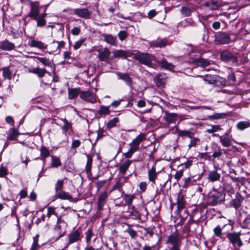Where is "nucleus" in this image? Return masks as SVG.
Wrapping results in <instances>:
<instances>
[{
	"label": "nucleus",
	"instance_id": "f257e3e1",
	"mask_svg": "<svg viewBox=\"0 0 250 250\" xmlns=\"http://www.w3.org/2000/svg\"><path fill=\"white\" fill-rule=\"evenodd\" d=\"M225 193L217 190L210 192L207 198V203L211 206H215L223 203L225 199Z\"/></svg>",
	"mask_w": 250,
	"mask_h": 250
},
{
	"label": "nucleus",
	"instance_id": "f03ea898",
	"mask_svg": "<svg viewBox=\"0 0 250 250\" xmlns=\"http://www.w3.org/2000/svg\"><path fill=\"white\" fill-rule=\"evenodd\" d=\"M133 58L140 63L148 66H151L153 64L152 62L155 60V57L153 55L148 53L139 52L134 54Z\"/></svg>",
	"mask_w": 250,
	"mask_h": 250
},
{
	"label": "nucleus",
	"instance_id": "7ed1b4c3",
	"mask_svg": "<svg viewBox=\"0 0 250 250\" xmlns=\"http://www.w3.org/2000/svg\"><path fill=\"white\" fill-rule=\"evenodd\" d=\"M226 237L229 242L232 245L236 250H239L243 245V243L240 238V232L228 233Z\"/></svg>",
	"mask_w": 250,
	"mask_h": 250
},
{
	"label": "nucleus",
	"instance_id": "20e7f679",
	"mask_svg": "<svg viewBox=\"0 0 250 250\" xmlns=\"http://www.w3.org/2000/svg\"><path fill=\"white\" fill-rule=\"evenodd\" d=\"M67 223L62 219L61 216L58 217L57 223L54 228L55 231L57 233L59 239L65 234Z\"/></svg>",
	"mask_w": 250,
	"mask_h": 250
},
{
	"label": "nucleus",
	"instance_id": "39448f33",
	"mask_svg": "<svg viewBox=\"0 0 250 250\" xmlns=\"http://www.w3.org/2000/svg\"><path fill=\"white\" fill-rule=\"evenodd\" d=\"M221 60L225 62H231L232 63H237V57L230 51L226 50L220 53Z\"/></svg>",
	"mask_w": 250,
	"mask_h": 250
},
{
	"label": "nucleus",
	"instance_id": "423d86ee",
	"mask_svg": "<svg viewBox=\"0 0 250 250\" xmlns=\"http://www.w3.org/2000/svg\"><path fill=\"white\" fill-rule=\"evenodd\" d=\"M80 97L83 101L91 104L95 103L97 101L95 95L90 90L81 91Z\"/></svg>",
	"mask_w": 250,
	"mask_h": 250
},
{
	"label": "nucleus",
	"instance_id": "0eeeda50",
	"mask_svg": "<svg viewBox=\"0 0 250 250\" xmlns=\"http://www.w3.org/2000/svg\"><path fill=\"white\" fill-rule=\"evenodd\" d=\"M99 60L106 63H109L111 52L107 47L98 50Z\"/></svg>",
	"mask_w": 250,
	"mask_h": 250
},
{
	"label": "nucleus",
	"instance_id": "6e6552de",
	"mask_svg": "<svg viewBox=\"0 0 250 250\" xmlns=\"http://www.w3.org/2000/svg\"><path fill=\"white\" fill-rule=\"evenodd\" d=\"M73 13L78 17L84 19H90L91 15V12L86 8L74 9Z\"/></svg>",
	"mask_w": 250,
	"mask_h": 250
},
{
	"label": "nucleus",
	"instance_id": "1a4fd4ad",
	"mask_svg": "<svg viewBox=\"0 0 250 250\" xmlns=\"http://www.w3.org/2000/svg\"><path fill=\"white\" fill-rule=\"evenodd\" d=\"M215 41L221 44H224L229 43L231 39L228 34L220 32L215 35Z\"/></svg>",
	"mask_w": 250,
	"mask_h": 250
},
{
	"label": "nucleus",
	"instance_id": "9d476101",
	"mask_svg": "<svg viewBox=\"0 0 250 250\" xmlns=\"http://www.w3.org/2000/svg\"><path fill=\"white\" fill-rule=\"evenodd\" d=\"M30 10L28 13V17L32 19H36L40 15V7L39 3L38 2H33L30 3Z\"/></svg>",
	"mask_w": 250,
	"mask_h": 250
},
{
	"label": "nucleus",
	"instance_id": "9b49d317",
	"mask_svg": "<svg viewBox=\"0 0 250 250\" xmlns=\"http://www.w3.org/2000/svg\"><path fill=\"white\" fill-rule=\"evenodd\" d=\"M68 241L67 246L80 240L82 237V233L79 229L71 232L68 235Z\"/></svg>",
	"mask_w": 250,
	"mask_h": 250
},
{
	"label": "nucleus",
	"instance_id": "f8f14e48",
	"mask_svg": "<svg viewBox=\"0 0 250 250\" xmlns=\"http://www.w3.org/2000/svg\"><path fill=\"white\" fill-rule=\"evenodd\" d=\"M244 200V197L239 192H237L235 194L234 199H232L230 201L229 204L235 209H238L241 207L242 203Z\"/></svg>",
	"mask_w": 250,
	"mask_h": 250
},
{
	"label": "nucleus",
	"instance_id": "ddd939ff",
	"mask_svg": "<svg viewBox=\"0 0 250 250\" xmlns=\"http://www.w3.org/2000/svg\"><path fill=\"white\" fill-rule=\"evenodd\" d=\"M167 243L171 245H181V239L177 230L168 236Z\"/></svg>",
	"mask_w": 250,
	"mask_h": 250
},
{
	"label": "nucleus",
	"instance_id": "4468645a",
	"mask_svg": "<svg viewBox=\"0 0 250 250\" xmlns=\"http://www.w3.org/2000/svg\"><path fill=\"white\" fill-rule=\"evenodd\" d=\"M146 136L145 134L140 133L132 140L131 143L129 144V146L134 149L138 151L139 150V145L141 143L146 139Z\"/></svg>",
	"mask_w": 250,
	"mask_h": 250
},
{
	"label": "nucleus",
	"instance_id": "2eb2a0df",
	"mask_svg": "<svg viewBox=\"0 0 250 250\" xmlns=\"http://www.w3.org/2000/svg\"><path fill=\"white\" fill-rule=\"evenodd\" d=\"M214 136H218V135L215 134ZM218 136L220 142L223 146L229 147L232 145V137L229 135L228 133H226L222 136L218 135Z\"/></svg>",
	"mask_w": 250,
	"mask_h": 250
},
{
	"label": "nucleus",
	"instance_id": "dca6fc26",
	"mask_svg": "<svg viewBox=\"0 0 250 250\" xmlns=\"http://www.w3.org/2000/svg\"><path fill=\"white\" fill-rule=\"evenodd\" d=\"M168 44L167 40L166 38L162 39L157 38L156 40H154L149 42V45L153 47H164Z\"/></svg>",
	"mask_w": 250,
	"mask_h": 250
},
{
	"label": "nucleus",
	"instance_id": "f3484780",
	"mask_svg": "<svg viewBox=\"0 0 250 250\" xmlns=\"http://www.w3.org/2000/svg\"><path fill=\"white\" fill-rule=\"evenodd\" d=\"M108 192L104 191L102 192L99 196L97 202V209L98 210L103 209L104 205L106 203V200L108 197Z\"/></svg>",
	"mask_w": 250,
	"mask_h": 250
},
{
	"label": "nucleus",
	"instance_id": "a211bd4d",
	"mask_svg": "<svg viewBox=\"0 0 250 250\" xmlns=\"http://www.w3.org/2000/svg\"><path fill=\"white\" fill-rule=\"evenodd\" d=\"M113 54V58H124L126 59L130 56V52L128 50H124L122 49L115 50L112 51Z\"/></svg>",
	"mask_w": 250,
	"mask_h": 250
},
{
	"label": "nucleus",
	"instance_id": "6ab92c4d",
	"mask_svg": "<svg viewBox=\"0 0 250 250\" xmlns=\"http://www.w3.org/2000/svg\"><path fill=\"white\" fill-rule=\"evenodd\" d=\"M156 163L153 162V165L151 168H148V178L150 181L152 182L153 184L155 183V180L157 177L158 172L156 171Z\"/></svg>",
	"mask_w": 250,
	"mask_h": 250
},
{
	"label": "nucleus",
	"instance_id": "aec40b11",
	"mask_svg": "<svg viewBox=\"0 0 250 250\" xmlns=\"http://www.w3.org/2000/svg\"><path fill=\"white\" fill-rule=\"evenodd\" d=\"M163 117L164 120L168 124H175L177 120V114L174 113H169L167 111L164 112Z\"/></svg>",
	"mask_w": 250,
	"mask_h": 250
},
{
	"label": "nucleus",
	"instance_id": "412c9836",
	"mask_svg": "<svg viewBox=\"0 0 250 250\" xmlns=\"http://www.w3.org/2000/svg\"><path fill=\"white\" fill-rule=\"evenodd\" d=\"M54 197L57 199H60L61 200L71 201L73 199L71 195H70L68 192L62 190L56 192Z\"/></svg>",
	"mask_w": 250,
	"mask_h": 250
},
{
	"label": "nucleus",
	"instance_id": "4be33fe9",
	"mask_svg": "<svg viewBox=\"0 0 250 250\" xmlns=\"http://www.w3.org/2000/svg\"><path fill=\"white\" fill-rule=\"evenodd\" d=\"M28 72L36 74L39 78L43 77L47 73V71L44 68H42L39 67L29 69ZM48 73L50 74V73L48 72ZM49 75L50 76V75Z\"/></svg>",
	"mask_w": 250,
	"mask_h": 250
},
{
	"label": "nucleus",
	"instance_id": "5701e85b",
	"mask_svg": "<svg viewBox=\"0 0 250 250\" xmlns=\"http://www.w3.org/2000/svg\"><path fill=\"white\" fill-rule=\"evenodd\" d=\"M221 174L217 170L210 171L208 173V179L210 182H214L220 181Z\"/></svg>",
	"mask_w": 250,
	"mask_h": 250
},
{
	"label": "nucleus",
	"instance_id": "b1692460",
	"mask_svg": "<svg viewBox=\"0 0 250 250\" xmlns=\"http://www.w3.org/2000/svg\"><path fill=\"white\" fill-rule=\"evenodd\" d=\"M103 37H104V41L107 43L115 46L117 45V38L115 36L111 34H104Z\"/></svg>",
	"mask_w": 250,
	"mask_h": 250
},
{
	"label": "nucleus",
	"instance_id": "393cba45",
	"mask_svg": "<svg viewBox=\"0 0 250 250\" xmlns=\"http://www.w3.org/2000/svg\"><path fill=\"white\" fill-rule=\"evenodd\" d=\"M15 45L13 43L5 40L1 42L0 45V48L3 50L11 51L14 49Z\"/></svg>",
	"mask_w": 250,
	"mask_h": 250
},
{
	"label": "nucleus",
	"instance_id": "a878e982",
	"mask_svg": "<svg viewBox=\"0 0 250 250\" xmlns=\"http://www.w3.org/2000/svg\"><path fill=\"white\" fill-rule=\"evenodd\" d=\"M126 177H124L123 179H119L113 187L112 190H118L119 192L124 193L123 186L126 183Z\"/></svg>",
	"mask_w": 250,
	"mask_h": 250
},
{
	"label": "nucleus",
	"instance_id": "bb28decb",
	"mask_svg": "<svg viewBox=\"0 0 250 250\" xmlns=\"http://www.w3.org/2000/svg\"><path fill=\"white\" fill-rule=\"evenodd\" d=\"M29 45L30 46L32 47H36L39 49H45L47 48V45H45L44 43L41 41L32 40L29 42Z\"/></svg>",
	"mask_w": 250,
	"mask_h": 250
},
{
	"label": "nucleus",
	"instance_id": "cd10ccee",
	"mask_svg": "<svg viewBox=\"0 0 250 250\" xmlns=\"http://www.w3.org/2000/svg\"><path fill=\"white\" fill-rule=\"evenodd\" d=\"M116 75L119 77V78L124 81L126 84L129 85H131L132 83V81L131 80V78L126 73H123L120 72H117L116 73Z\"/></svg>",
	"mask_w": 250,
	"mask_h": 250
},
{
	"label": "nucleus",
	"instance_id": "c85d7f7f",
	"mask_svg": "<svg viewBox=\"0 0 250 250\" xmlns=\"http://www.w3.org/2000/svg\"><path fill=\"white\" fill-rule=\"evenodd\" d=\"M193 63L196 65L204 67L209 65L210 64V62L204 58H199L195 59L193 61Z\"/></svg>",
	"mask_w": 250,
	"mask_h": 250
},
{
	"label": "nucleus",
	"instance_id": "c756f323",
	"mask_svg": "<svg viewBox=\"0 0 250 250\" xmlns=\"http://www.w3.org/2000/svg\"><path fill=\"white\" fill-rule=\"evenodd\" d=\"M18 130L14 127L11 128L8 131L7 139L9 140H16L19 135Z\"/></svg>",
	"mask_w": 250,
	"mask_h": 250
},
{
	"label": "nucleus",
	"instance_id": "7c9ffc66",
	"mask_svg": "<svg viewBox=\"0 0 250 250\" xmlns=\"http://www.w3.org/2000/svg\"><path fill=\"white\" fill-rule=\"evenodd\" d=\"M131 163L132 160H126L122 164H121L119 168L120 173L122 174H125Z\"/></svg>",
	"mask_w": 250,
	"mask_h": 250
},
{
	"label": "nucleus",
	"instance_id": "2f4dec72",
	"mask_svg": "<svg viewBox=\"0 0 250 250\" xmlns=\"http://www.w3.org/2000/svg\"><path fill=\"white\" fill-rule=\"evenodd\" d=\"M40 156L41 159L44 161L45 159L50 156V150L44 146H42L40 148Z\"/></svg>",
	"mask_w": 250,
	"mask_h": 250
},
{
	"label": "nucleus",
	"instance_id": "473e14b6",
	"mask_svg": "<svg viewBox=\"0 0 250 250\" xmlns=\"http://www.w3.org/2000/svg\"><path fill=\"white\" fill-rule=\"evenodd\" d=\"M221 0H209L207 2V5L211 10L217 9L221 5Z\"/></svg>",
	"mask_w": 250,
	"mask_h": 250
},
{
	"label": "nucleus",
	"instance_id": "72a5a7b5",
	"mask_svg": "<svg viewBox=\"0 0 250 250\" xmlns=\"http://www.w3.org/2000/svg\"><path fill=\"white\" fill-rule=\"evenodd\" d=\"M46 16L45 13H42L37 17L36 19L33 20L37 21V25L39 27L44 26L46 24V20L45 17Z\"/></svg>",
	"mask_w": 250,
	"mask_h": 250
},
{
	"label": "nucleus",
	"instance_id": "f704fd0d",
	"mask_svg": "<svg viewBox=\"0 0 250 250\" xmlns=\"http://www.w3.org/2000/svg\"><path fill=\"white\" fill-rule=\"evenodd\" d=\"M177 214H179L181 211L183 209L185 206V200L183 197L178 196L177 201Z\"/></svg>",
	"mask_w": 250,
	"mask_h": 250
},
{
	"label": "nucleus",
	"instance_id": "c9c22d12",
	"mask_svg": "<svg viewBox=\"0 0 250 250\" xmlns=\"http://www.w3.org/2000/svg\"><path fill=\"white\" fill-rule=\"evenodd\" d=\"M81 92L80 88H71L68 89V97L70 99L76 98Z\"/></svg>",
	"mask_w": 250,
	"mask_h": 250
},
{
	"label": "nucleus",
	"instance_id": "e433bc0d",
	"mask_svg": "<svg viewBox=\"0 0 250 250\" xmlns=\"http://www.w3.org/2000/svg\"><path fill=\"white\" fill-rule=\"evenodd\" d=\"M194 10L192 7L182 6L180 9V11L183 15L185 17H189L191 16V13Z\"/></svg>",
	"mask_w": 250,
	"mask_h": 250
},
{
	"label": "nucleus",
	"instance_id": "4c0bfd02",
	"mask_svg": "<svg viewBox=\"0 0 250 250\" xmlns=\"http://www.w3.org/2000/svg\"><path fill=\"white\" fill-rule=\"evenodd\" d=\"M123 199L125 200V204L130 207L132 206V202L135 199V195L134 194H124Z\"/></svg>",
	"mask_w": 250,
	"mask_h": 250
},
{
	"label": "nucleus",
	"instance_id": "58836bf2",
	"mask_svg": "<svg viewBox=\"0 0 250 250\" xmlns=\"http://www.w3.org/2000/svg\"><path fill=\"white\" fill-rule=\"evenodd\" d=\"M87 162L85 166V171L87 174H91L93 159L92 156L86 155Z\"/></svg>",
	"mask_w": 250,
	"mask_h": 250
},
{
	"label": "nucleus",
	"instance_id": "ea45409f",
	"mask_svg": "<svg viewBox=\"0 0 250 250\" xmlns=\"http://www.w3.org/2000/svg\"><path fill=\"white\" fill-rule=\"evenodd\" d=\"M110 110L109 109V106H108L101 105L100 106V108L98 111V113L101 116L109 115L110 114Z\"/></svg>",
	"mask_w": 250,
	"mask_h": 250
},
{
	"label": "nucleus",
	"instance_id": "a19ab883",
	"mask_svg": "<svg viewBox=\"0 0 250 250\" xmlns=\"http://www.w3.org/2000/svg\"><path fill=\"white\" fill-rule=\"evenodd\" d=\"M161 66L166 69L171 70L174 68V65L169 63L165 59H163L159 62Z\"/></svg>",
	"mask_w": 250,
	"mask_h": 250
},
{
	"label": "nucleus",
	"instance_id": "79ce46f5",
	"mask_svg": "<svg viewBox=\"0 0 250 250\" xmlns=\"http://www.w3.org/2000/svg\"><path fill=\"white\" fill-rule=\"evenodd\" d=\"M226 83V81L224 78L215 75L214 83H213L214 85L218 86H223L225 85Z\"/></svg>",
	"mask_w": 250,
	"mask_h": 250
},
{
	"label": "nucleus",
	"instance_id": "37998d69",
	"mask_svg": "<svg viewBox=\"0 0 250 250\" xmlns=\"http://www.w3.org/2000/svg\"><path fill=\"white\" fill-rule=\"evenodd\" d=\"M250 126V122L248 121H241L238 123L236 127L238 129L243 130Z\"/></svg>",
	"mask_w": 250,
	"mask_h": 250
},
{
	"label": "nucleus",
	"instance_id": "c03bdc74",
	"mask_svg": "<svg viewBox=\"0 0 250 250\" xmlns=\"http://www.w3.org/2000/svg\"><path fill=\"white\" fill-rule=\"evenodd\" d=\"M36 59L41 62L43 65L45 66H51L52 63V61L50 59L44 58H42L39 57H36Z\"/></svg>",
	"mask_w": 250,
	"mask_h": 250
},
{
	"label": "nucleus",
	"instance_id": "a18cd8bd",
	"mask_svg": "<svg viewBox=\"0 0 250 250\" xmlns=\"http://www.w3.org/2000/svg\"><path fill=\"white\" fill-rule=\"evenodd\" d=\"M178 135L182 138L188 137L190 138H192V136H194V133L189 130H180L178 131Z\"/></svg>",
	"mask_w": 250,
	"mask_h": 250
},
{
	"label": "nucleus",
	"instance_id": "49530a36",
	"mask_svg": "<svg viewBox=\"0 0 250 250\" xmlns=\"http://www.w3.org/2000/svg\"><path fill=\"white\" fill-rule=\"evenodd\" d=\"M2 71V76L5 79L10 80L11 79L12 72L8 67H4L1 69Z\"/></svg>",
	"mask_w": 250,
	"mask_h": 250
},
{
	"label": "nucleus",
	"instance_id": "de8ad7c7",
	"mask_svg": "<svg viewBox=\"0 0 250 250\" xmlns=\"http://www.w3.org/2000/svg\"><path fill=\"white\" fill-rule=\"evenodd\" d=\"M61 165L62 163L59 158L53 156H51V167H57Z\"/></svg>",
	"mask_w": 250,
	"mask_h": 250
},
{
	"label": "nucleus",
	"instance_id": "09e8293b",
	"mask_svg": "<svg viewBox=\"0 0 250 250\" xmlns=\"http://www.w3.org/2000/svg\"><path fill=\"white\" fill-rule=\"evenodd\" d=\"M154 82L158 86H161L165 83L166 81L162 75H158L154 79Z\"/></svg>",
	"mask_w": 250,
	"mask_h": 250
},
{
	"label": "nucleus",
	"instance_id": "8fccbe9b",
	"mask_svg": "<svg viewBox=\"0 0 250 250\" xmlns=\"http://www.w3.org/2000/svg\"><path fill=\"white\" fill-rule=\"evenodd\" d=\"M129 209L131 210L129 211V215L133 216V218L134 219H137L140 218V215L139 212L135 208L134 206L129 207Z\"/></svg>",
	"mask_w": 250,
	"mask_h": 250
},
{
	"label": "nucleus",
	"instance_id": "3c124183",
	"mask_svg": "<svg viewBox=\"0 0 250 250\" xmlns=\"http://www.w3.org/2000/svg\"><path fill=\"white\" fill-rule=\"evenodd\" d=\"M224 190L225 192L227 193L230 196H231V195L234 193V189L229 184H224Z\"/></svg>",
	"mask_w": 250,
	"mask_h": 250
},
{
	"label": "nucleus",
	"instance_id": "603ef678",
	"mask_svg": "<svg viewBox=\"0 0 250 250\" xmlns=\"http://www.w3.org/2000/svg\"><path fill=\"white\" fill-rule=\"evenodd\" d=\"M62 120L64 123V125L62 127V130L64 133H66L69 129L72 128V124L71 123L68 122L65 118L62 119Z\"/></svg>",
	"mask_w": 250,
	"mask_h": 250
},
{
	"label": "nucleus",
	"instance_id": "864d4df0",
	"mask_svg": "<svg viewBox=\"0 0 250 250\" xmlns=\"http://www.w3.org/2000/svg\"><path fill=\"white\" fill-rule=\"evenodd\" d=\"M119 122V119L117 117L114 118L112 120L108 122L106 127L108 128H111L117 126V124Z\"/></svg>",
	"mask_w": 250,
	"mask_h": 250
},
{
	"label": "nucleus",
	"instance_id": "5fc2aeb1",
	"mask_svg": "<svg viewBox=\"0 0 250 250\" xmlns=\"http://www.w3.org/2000/svg\"><path fill=\"white\" fill-rule=\"evenodd\" d=\"M64 181L63 180H59L55 185V190L56 193L61 191L63 188Z\"/></svg>",
	"mask_w": 250,
	"mask_h": 250
},
{
	"label": "nucleus",
	"instance_id": "6e6d98bb",
	"mask_svg": "<svg viewBox=\"0 0 250 250\" xmlns=\"http://www.w3.org/2000/svg\"><path fill=\"white\" fill-rule=\"evenodd\" d=\"M190 141L189 144L188 145V148H190L192 147H195L197 144L200 142V139L196 137H194L192 136V138H190Z\"/></svg>",
	"mask_w": 250,
	"mask_h": 250
},
{
	"label": "nucleus",
	"instance_id": "4d7b16f0",
	"mask_svg": "<svg viewBox=\"0 0 250 250\" xmlns=\"http://www.w3.org/2000/svg\"><path fill=\"white\" fill-rule=\"evenodd\" d=\"M85 235L86 242L88 243L91 241L92 236H94L91 229L89 228L85 232Z\"/></svg>",
	"mask_w": 250,
	"mask_h": 250
},
{
	"label": "nucleus",
	"instance_id": "13d9d810",
	"mask_svg": "<svg viewBox=\"0 0 250 250\" xmlns=\"http://www.w3.org/2000/svg\"><path fill=\"white\" fill-rule=\"evenodd\" d=\"M38 237L37 236L33 238V243L30 250H38L40 248L38 244Z\"/></svg>",
	"mask_w": 250,
	"mask_h": 250
},
{
	"label": "nucleus",
	"instance_id": "bf43d9fd",
	"mask_svg": "<svg viewBox=\"0 0 250 250\" xmlns=\"http://www.w3.org/2000/svg\"><path fill=\"white\" fill-rule=\"evenodd\" d=\"M250 224V216L247 217L241 223V227L243 229L248 228Z\"/></svg>",
	"mask_w": 250,
	"mask_h": 250
},
{
	"label": "nucleus",
	"instance_id": "052dcab7",
	"mask_svg": "<svg viewBox=\"0 0 250 250\" xmlns=\"http://www.w3.org/2000/svg\"><path fill=\"white\" fill-rule=\"evenodd\" d=\"M136 151H137L136 150L134 149L133 148L130 146V148L128 150V151L124 153V156L126 159L130 158Z\"/></svg>",
	"mask_w": 250,
	"mask_h": 250
},
{
	"label": "nucleus",
	"instance_id": "680f3d73",
	"mask_svg": "<svg viewBox=\"0 0 250 250\" xmlns=\"http://www.w3.org/2000/svg\"><path fill=\"white\" fill-rule=\"evenodd\" d=\"M221 129L220 125H212L210 128L208 129L206 131L208 133H213Z\"/></svg>",
	"mask_w": 250,
	"mask_h": 250
},
{
	"label": "nucleus",
	"instance_id": "e2e57ef3",
	"mask_svg": "<svg viewBox=\"0 0 250 250\" xmlns=\"http://www.w3.org/2000/svg\"><path fill=\"white\" fill-rule=\"evenodd\" d=\"M52 214L55 215L57 218L59 217L55 211V208L52 207H49L47 208V216L49 218Z\"/></svg>",
	"mask_w": 250,
	"mask_h": 250
},
{
	"label": "nucleus",
	"instance_id": "0e129e2a",
	"mask_svg": "<svg viewBox=\"0 0 250 250\" xmlns=\"http://www.w3.org/2000/svg\"><path fill=\"white\" fill-rule=\"evenodd\" d=\"M214 75H207L204 77V80L207 82L208 83L213 84L214 83Z\"/></svg>",
	"mask_w": 250,
	"mask_h": 250
},
{
	"label": "nucleus",
	"instance_id": "69168bd1",
	"mask_svg": "<svg viewBox=\"0 0 250 250\" xmlns=\"http://www.w3.org/2000/svg\"><path fill=\"white\" fill-rule=\"evenodd\" d=\"M222 229L219 226H217L215 227L213 229V232L215 236L217 237H221L222 233Z\"/></svg>",
	"mask_w": 250,
	"mask_h": 250
},
{
	"label": "nucleus",
	"instance_id": "338daca9",
	"mask_svg": "<svg viewBox=\"0 0 250 250\" xmlns=\"http://www.w3.org/2000/svg\"><path fill=\"white\" fill-rule=\"evenodd\" d=\"M85 42V40L84 39H81L78 41H77L74 46H73V48L75 50H77L79 48H80L81 47V46L83 44L84 42Z\"/></svg>",
	"mask_w": 250,
	"mask_h": 250
},
{
	"label": "nucleus",
	"instance_id": "774afa93",
	"mask_svg": "<svg viewBox=\"0 0 250 250\" xmlns=\"http://www.w3.org/2000/svg\"><path fill=\"white\" fill-rule=\"evenodd\" d=\"M126 231L128 232V233L129 234V235L132 238H135L137 236V232L135 230L129 227L126 230Z\"/></svg>",
	"mask_w": 250,
	"mask_h": 250
}]
</instances>
